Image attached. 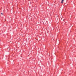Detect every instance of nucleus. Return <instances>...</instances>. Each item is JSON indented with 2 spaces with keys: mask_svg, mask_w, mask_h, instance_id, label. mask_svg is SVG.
Here are the masks:
<instances>
[{
  "mask_svg": "<svg viewBox=\"0 0 76 76\" xmlns=\"http://www.w3.org/2000/svg\"><path fill=\"white\" fill-rule=\"evenodd\" d=\"M64 0H62V1H61V3H63V1H64Z\"/></svg>",
  "mask_w": 76,
  "mask_h": 76,
  "instance_id": "nucleus-1",
  "label": "nucleus"
},
{
  "mask_svg": "<svg viewBox=\"0 0 76 76\" xmlns=\"http://www.w3.org/2000/svg\"><path fill=\"white\" fill-rule=\"evenodd\" d=\"M1 15H3V13H1Z\"/></svg>",
  "mask_w": 76,
  "mask_h": 76,
  "instance_id": "nucleus-2",
  "label": "nucleus"
}]
</instances>
